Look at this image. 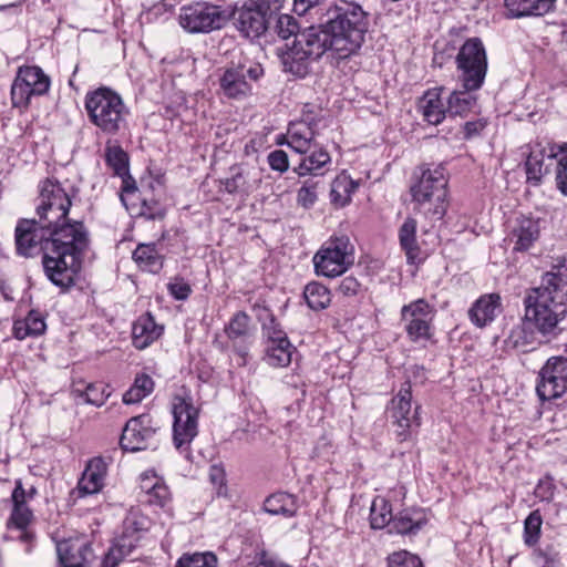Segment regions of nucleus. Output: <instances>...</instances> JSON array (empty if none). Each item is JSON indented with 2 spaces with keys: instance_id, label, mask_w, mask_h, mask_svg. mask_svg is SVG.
<instances>
[{
  "instance_id": "63",
  "label": "nucleus",
  "mask_w": 567,
  "mask_h": 567,
  "mask_svg": "<svg viewBox=\"0 0 567 567\" xmlns=\"http://www.w3.org/2000/svg\"><path fill=\"white\" fill-rule=\"evenodd\" d=\"M323 0H293V11L299 14H306L310 9L318 7Z\"/></svg>"
},
{
  "instance_id": "37",
  "label": "nucleus",
  "mask_w": 567,
  "mask_h": 567,
  "mask_svg": "<svg viewBox=\"0 0 567 567\" xmlns=\"http://www.w3.org/2000/svg\"><path fill=\"white\" fill-rule=\"evenodd\" d=\"M323 188V182L320 178L309 177L301 183L297 192L296 202L299 207L310 209L318 200L319 193Z\"/></svg>"
},
{
  "instance_id": "1",
  "label": "nucleus",
  "mask_w": 567,
  "mask_h": 567,
  "mask_svg": "<svg viewBox=\"0 0 567 567\" xmlns=\"http://www.w3.org/2000/svg\"><path fill=\"white\" fill-rule=\"evenodd\" d=\"M17 254L27 258L42 255L48 279L66 289L74 285L89 235L81 221L52 227L40 219H21L16 227Z\"/></svg>"
},
{
  "instance_id": "15",
  "label": "nucleus",
  "mask_w": 567,
  "mask_h": 567,
  "mask_svg": "<svg viewBox=\"0 0 567 567\" xmlns=\"http://www.w3.org/2000/svg\"><path fill=\"white\" fill-rule=\"evenodd\" d=\"M434 308L423 298L414 300L401 308V319L404 329L413 342L426 341L432 336Z\"/></svg>"
},
{
  "instance_id": "55",
  "label": "nucleus",
  "mask_w": 567,
  "mask_h": 567,
  "mask_svg": "<svg viewBox=\"0 0 567 567\" xmlns=\"http://www.w3.org/2000/svg\"><path fill=\"white\" fill-rule=\"evenodd\" d=\"M262 333L267 339V344L281 342V340H288L286 333L281 330L280 326L274 317L270 318L269 322L264 323Z\"/></svg>"
},
{
  "instance_id": "62",
  "label": "nucleus",
  "mask_w": 567,
  "mask_h": 567,
  "mask_svg": "<svg viewBox=\"0 0 567 567\" xmlns=\"http://www.w3.org/2000/svg\"><path fill=\"white\" fill-rule=\"evenodd\" d=\"M124 558L121 549L114 544L103 559V567H116Z\"/></svg>"
},
{
  "instance_id": "26",
  "label": "nucleus",
  "mask_w": 567,
  "mask_h": 567,
  "mask_svg": "<svg viewBox=\"0 0 567 567\" xmlns=\"http://www.w3.org/2000/svg\"><path fill=\"white\" fill-rule=\"evenodd\" d=\"M163 330L150 312L141 316L132 327L133 346L138 350L146 349L162 336Z\"/></svg>"
},
{
  "instance_id": "13",
  "label": "nucleus",
  "mask_w": 567,
  "mask_h": 567,
  "mask_svg": "<svg viewBox=\"0 0 567 567\" xmlns=\"http://www.w3.org/2000/svg\"><path fill=\"white\" fill-rule=\"evenodd\" d=\"M50 78L35 65L20 66L11 85V101L14 107L27 109L32 96H41L50 89Z\"/></svg>"
},
{
  "instance_id": "45",
  "label": "nucleus",
  "mask_w": 567,
  "mask_h": 567,
  "mask_svg": "<svg viewBox=\"0 0 567 567\" xmlns=\"http://www.w3.org/2000/svg\"><path fill=\"white\" fill-rule=\"evenodd\" d=\"M250 317L244 312H236L225 327V333L230 340L245 338L249 333Z\"/></svg>"
},
{
  "instance_id": "58",
  "label": "nucleus",
  "mask_w": 567,
  "mask_h": 567,
  "mask_svg": "<svg viewBox=\"0 0 567 567\" xmlns=\"http://www.w3.org/2000/svg\"><path fill=\"white\" fill-rule=\"evenodd\" d=\"M168 291L177 300H185L188 298L192 289L190 286L183 279H176L168 284Z\"/></svg>"
},
{
  "instance_id": "6",
  "label": "nucleus",
  "mask_w": 567,
  "mask_h": 567,
  "mask_svg": "<svg viewBox=\"0 0 567 567\" xmlns=\"http://www.w3.org/2000/svg\"><path fill=\"white\" fill-rule=\"evenodd\" d=\"M233 14V11L223 6L196 1L181 7L178 23L190 34L210 33L223 29Z\"/></svg>"
},
{
  "instance_id": "41",
  "label": "nucleus",
  "mask_w": 567,
  "mask_h": 567,
  "mask_svg": "<svg viewBox=\"0 0 567 567\" xmlns=\"http://www.w3.org/2000/svg\"><path fill=\"white\" fill-rule=\"evenodd\" d=\"M292 346L289 340H281V342L267 344L266 347V362L271 367H286L291 361Z\"/></svg>"
},
{
  "instance_id": "42",
  "label": "nucleus",
  "mask_w": 567,
  "mask_h": 567,
  "mask_svg": "<svg viewBox=\"0 0 567 567\" xmlns=\"http://www.w3.org/2000/svg\"><path fill=\"white\" fill-rule=\"evenodd\" d=\"M104 156L107 166L114 172L115 175H127L128 156L120 145L107 142Z\"/></svg>"
},
{
  "instance_id": "46",
  "label": "nucleus",
  "mask_w": 567,
  "mask_h": 567,
  "mask_svg": "<svg viewBox=\"0 0 567 567\" xmlns=\"http://www.w3.org/2000/svg\"><path fill=\"white\" fill-rule=\"evenodd\" d=\"M122 178L121 186V202L125 206L126 210L132 215L134 213V206L136 205V200H140L138 188L136 186L135 179L130 175L120 176Z\"/></svg>"
},
{
  "instance_id": "8",
  "label": "nucleus",
  "mask_w": 567,
  "mask_h": 567,
  "mask_svg": "<svg viewBox=\"0 0 567 567\" xmlns=\"http://www.w3.org/2000/svg\"><path fill=\"white\" fill-rule=\"evenodd\" d=\"M71 197L72 195L62 187L60 182L51 178L43 181L39 185V197L35 208L39 219L52 227H62L64 224H71V221L66 220L72 205Z\"/></svg>"
},
{
  "instance_id": "38",
  "label": "nucleus",
  "mask_w": 567,
  "mask_h": 567,
  "mask_svg": "<svg viewBox=\"0 0 567 567\" xmlns=\"http://www.w3.org/2000/svg\"><path fill=\"white\" fill-rule=\"evenodd\" d=\"M154 390L153 379L145 373H140L135 377L131 388L123 394V402L125 404H135L141 402L144 398L150 395Z\"/></svg>"
},
{
  "instance_id": "20",
  "label": "nucleus",
  "mask_w": 567,
  "mask_h": 567,
  "mask_svg": "<svg viewBox=\"0 0 567 567\" xmlns=\"http://www.w3.org/2000/svg\"><path fill=\"white\" fill-rule=\"evenodd\" d=\"M503 311L502 298L498 293L481 296L468 309V318L477 328L492 323Z\"/></svg>"
},
{
  "instance_id": "64",
  "label": "nucleus",
  "mask_w": 567,
  "mask_h": 567,
  "mask_svg": "<svg viewBox=\"0 0 567 567\" xmlns=\"http://www.w3.org/2000/svg\"><path fill=\"white\" fill-rule=\"evenodd\" d=\"M11 499L13 504H27V492L23 488L21 481L16 482V487L12 492Z\"/></svg>"
},
{
  "instance_id": "34",
  "label": "nucleus",
  "mask_w": 567,
  "mask_h": 567,
  "mask_svg": "<svg viewBox=\"0 0 567 567\" xmlns=\"http://www.w3.org/2000/svg\"><path fill=\"white\" fill-rule=\"evenodd\" d=\"M359 184L346 174L338 175L332 184L330 190L331 203L336 207H344L351 200L352 194L357 190Z\"/></svg>"
},
{
  "instance_id": "53",
  "label": "nucleus",
  "mask_w": 567,
  "mask_h": 567,
  "mask_svg": "<svg viewBox=\"0 0 567 567\" xmlns=\"http://www.w3.org/2000/svg\"><path fill=\"white\" fill-rule=\"evenodd\" d=\"M140 217H144L147 220H162L164 218V209L158 205L157 202L146 199H142L141 207L136 209V205L134 206V213Z\"/></svg>"
},
{
  "instance_id": "39",
  "label": "nucleus",
  "mask_w": 567,
  "mask_h": 567,
  "mask_svg": "<svg viewBox=\"0 0 567 567\" xmlns=\"http://www.w3.org/2000/svg\"><path fill=\"white\" fill-rule=\"evenodd\" d=\"M303 298L312 310L326 309L331 302L330 290L320 282L312 281L305 287Z\"/></svg>"
},
{
  "instance_id": "57",
  "label": "nucleus",
  "mask_w": 567,
  "mask_h": 567,
  "mask_svg": "<svg viewBox=\"0 0 567 567\" xmlns=\"http://www.w3.org/2000/svg\"><path fill=\"white\" fill-rule=\"evenodd\" d=\"M24 321V326H27V329H29L34 337L42 334L45 330L47 326L43 318L35 311H30Z\"/></svg>"
},
{
  "instance_id": "52",
  "label": "nucleus",
  "mask_w": 567,
  "mask_h": 567,
  "mask_svg": "<svg viewBox=\"0 0 567 567\" xmlns=\"http://www.w3.org/2000/svg\"><path fill=\"white\" fill-rule=\"evenodd\" d=\"M557 154L556 184L557 188L567 195V144L561 145Z\"/></svg>"
},
{
  "instance_id": "35",
  "label": "nucleus",
  "mask_w": 567,
  "mask_h": 567,
  "mask_svg": "<svg viewBox=\"0 0 567 567\" xmlns=\"http://www.w3.org/2000/svg\"><path fill=\"white\" fill-rule=\"evenodd\" d=\"M416 220L406 218L399 229V239L402 249L405 251L406 259L414 264L419 257L420 248L416 243Z\"/></svg>"
},
{
  "instance_id": "3",
  "label": "nucleus",
  "mask_w": 567,
  "mask_h": 567,
  "mask_svg": "<svg viewBox=\"0 0 567 567\" xmlns=\"http://www.w3.org/2000/svg\"><path fill=\"white\" fill-rule=\"evenodd\" d=\"M324 28L334 43V52L344 59L355 53L369 28L368 13L355 2L339 0L327 10Z\"/></svg>"
},
{
  "instance_id": "29",
  "label": "nucleus",
  "mask_w": 567,
  "mask_h": 567,
  "mask_svg": "<svg viewBox=\"0 0 567 567\" xmlns=\"http://www.w3.org/2000/svg\"><path fill=\"white\" fill-rule=\"evenodd\" d=\"M309 152L310 153L305 154L299 164L293 167V172L300 177L311 175V177L318 178L323 175L321 169L331 163V156L323 147L311 148Z\"/></svg>"
},
{
  "instance_id": "47",
  "label": "nucleus",
  "mask_w": 567,
  "mask_h": 567,
  "mask_svg": "<svg viewBox=\"0 0 567 567\" xmlns=\"http://www.w3.org/2000/svg\"><path fill=\"white\" fill-rule=\"evenodd\" d=\"M176 567H217V557L210 551L185 554L177 560Z\"/></svg>"
},
{
  "instance_id": "24",
  "label": "nucleus",
  "mask_w": 567,
  "mask_h": 567,
  "mask_svg": "<svg viewBox=\"0 0 567 567\" xmlns=\"http://www.w3.org/2000/svg\"><path fill=\"white\" fill-rule=\"evenodd\" d=\"M58 556L63 567H85L92 558V548L84 540H63L58 544Z\"/></svg>"
},
{
  "instance_id": "32",
  "label": "nucleus",
  "mask_w": 567,
  "mask_h": 567,
  "mask_svg": "<svg viewBox=\"0 0 567 567\" xmlns=\"http://www.w3.org/2000/svg\"><path fill=\"white\" fill-rule=\"evenodd\" d=\"M133 259L145 271L157 274L164 265V256L155 244H140L133 251Z\"/></svg>"
},
{
  "instance_id": "61",
  "label": "nucleus",
  "mask_w": 567,
  "mask_h": 567,
  "mask_svg": "<svg viewBox=\"0 0 567 567\" xmlns=\"http://www.w3.org/2000/svg\"><path fill=\"white\" fill-rule=\"evenodd\" d=\"M486 121L483 118L470 121L464 124V137L470 140L477 136L485 127Z\"/></svg>"
},
{
  "instance_id": "49",
  "label": "nucleus",
  "mask_w": 567,
  "mask_h": 567,
  "mask_svg": "<svg viewBox=\"0 0 567 567\" xmlns=\"http://www.w3.org/2000/svg\"><path fill=\"white\" fill-rule=\"evenodd\" d=\"M276 18L275 30L281 39H289L291 35L299 33V25L296 19L290 14H280L278 12Z\"/></svg>"
},
{
  "instance_id": "12",
  "label": "nucleus",
  "mask_w": 567,
  "mask_h": 567,
  "mask_svg": "<svg viewBox=\"0 0 567 567\" xmlns=\"http://www.w3.org/2000/svg\"><path fill=\"white\" fill-rule=\"evenodd\" d=\"M173 443L181 453L189 454V446L198 434L199 410L189 395H175L172 400Z\"/></svg>"
},
{
  "instance_id": "50",
  "label": "nucleus",
  "mask_w": 567,
  "mask_h": 567,
  "mask_svg": "<svg viewBox=\"0 0 567 567\" xmlns=\"http://www.w3.org/2000/svg\"><path fill=\"white\" fill-rule=\"evenodd\" d=\"M171 501V493L165 483L159 478H155L154 484L150 487V495L146 499L147 503L165 507Z\"/></svg>"
},
{
  "instance_id": "28",
  "label": "nucleus",
  "mask_w": 567,
  "mask_h": 567,
  "mask_svg": "<svg viewBox=\"0 0 567 567\" xmlns=\"http://www.w3.org/2000/svg\"><path fill=\"white\" fill-rule=\"evenodd\" d=\"M443 87L427 90L419 101V109L424 120L432 125L440 124L447 113V106L441 97Z\"/></svg>"
},
{
  "instance_id": "27",
  "label": "nucleus",
  "mask_w": 567,
  "mask_h": 567,
  "mask_svg": "<svg viewBox=\"0 0 567 567\" xmlns=\"http://www.w3.org/2000/svg\"><path fill=\"white\" fill-rule=\"evenodd\" d=\"M429 522L422 508H405L393 516L390 533L415 535Z\"/></svg>"
},
{
  "instance_id": "54",
  "label": "nucleus",
  "mask_w": 567,
  "mask_h": 567,
  "mask_svg": "<svg viewBox=\"0 0 567 567\" xmlns=\"http://www.w3.org/2000/svg\"><path fill=\"white\" fill-rule=\"evenodd\" d=\"M32 518V512L27 506V504H13V509L10 516V520L12 524L20 529H23L28 526Z\"/></svg>"
},
{
  "instance_id": "19",
  "label": "nucleus",
  "mask_w": 567,
  "mask_h": 567,
  "mask_svg": "<svg viewBox=\"0 0 567 567\" xmlns=\"http://www.w3.org/2000/svg\"><path fill=\"white\" fill-rule=\"evenodd\" d=\"M560 146L547 145L542 147L537 145L532 148L525 162L527 182L534 186L542 183L543 176L548 174L553 166L557 169V157Z\"/></svg>"
},
{
  "instance_id": "30",
  "label": "nucleus",
  "mask_w": 567,
  "mask_h": 567,
  "mask_svg": "<svg viewBox=\"0 0 567 567\" xmlns=\"http://www.w3.org/2000/svg\"><path fill=\"white\" fill-rule=\"evenodd\" d=\"M414 209L423 214L431 220H441L447 209V196H443L440 202H436L431 193L426 192H410Z\"/></svg>"
},
{
  "instance_id": "22",
  "label": "nucleus",
  "mask_w": 567,
  "mask_h": 567,
  "mask_svg": "<svg viewBox=\"0 0 567 567\" xmlns=\"http://www.w3.org/2000/svg\"><path fill=\"white\" fill-rule=\"evenodd\" d=\"M539 235V220L522 216L512 226L508 240L514 251H527L538 240Z\"/></svg>"
},
{
  "instance_id": "2",
  "label": "nucleus",
  "mask_w": 567,
  "mask_h": 567,
  "mask_svg": "<svg viewBox=\"0 0 567 567\" xmlns=\"http://www.w3.org/2000/svg\"><path fill=\"white\" fill-rule=\"evenodd\" d=\"M525 318L543 336L554 334L567 312V268L547 272L525 297Z\"/></svg>"
},
{
  "instance_id": "25",
  "label": "nucleus",
  "mask_w": 567,
  "mask_h": 567,
  "mask_svg": "<svg viewBox=\"0 0 567 567\" xmlns=\"http://www.w3.org/2000/svg\"><path fill=\"white\" fill-rule=\"evenodd\" d=\"M260 173L255 167L237 166L231 168V176L224 182L225 190L229 194H248L259 187Z\"/></svg>"
},
{
  "instance_id": "33",
  "label": "nucleus",
  "mask_w": 567,
  "mask_h": 567,
  "mask_svg": "<svg viewBox=\"0 0 567 567\" xmlns=\"http://www.w3.org/2000/svg\"><path fill=\"white\" fill-rule=\"evenodd\" d=\"M264 509L268 514L289 518L296 515L298 505L295 496L288 493H276L266 498Z\"/></svg>"
},
{
  "instance_id": "43",
  "label": "nucleus",
  "mask_w": 567,
  "mask_h": 567,
  "mask_svg": "<svg viewBox=\"0 0 567 567\" xmlns=\"http://www.w3.org/2000/svg\"><path fill=\"white\" fill-rule=\"evenodd\" d=\"M473 91H454L447 100V113L451 115L463 116L476 105V97L471 93Z\"/></svg>"
},
{
  "instance_id": "56",
  "label": "nucleus",
  "mask_w": 567,
  "mask_h": 567,
  "mask_svg": "<svg viewBox=\"0 0 567 567\" xmlns=\"http://www.w3.org/2000/svg\"><path fill=\"white\" fill-rule=\"evenodd\" d=\"M268 164L271 169L285 173L289 168V158L285 151L276 150L269 153Z\"/></svg>"
},
{
  "instance_id": "16",
  "label": "nucleus",
  "mask_w": 567,
  "mask_h": 567,
  "mask_svg": "<svg viewBox=\"0 0 567 567\" xmlns=\"http://www.w3.org/2000/svg\"><path fill=\"white\" fill-rule=\"evenodd\" d=\"M326 125L323 116H318L309 105H306L302 117L289 125L286 144L298 154L305 155L315 146L313 140L319 130Z\"/></svg>"
},
{
  "instance_id": "59",
  "label": "nucleus",
  "mask_w": 567,
  "mask_h": 567,
  "mask_svg": "<svg viewBox=\"0 0 567 567\" xmlns=\"http://www.w3.org/2000/svg\"><path fill=\"white\" fill-rule=\"evenodd\" d=\"M107 395L94 384H90L84 392L85 401L96 406L102 405Z\"/></svg>"
},
{
  "instance_id": "31",
  "label": "nucleus",
  "mask_w": 567,
  "mask_h": 567,
  "mask_svg": "<svg viewBox=\"0 0 567 567\" xmlns=\"http://www.w3.org/2000/svg\"><path fill=\"white\" fill-rule=\"evenodd\" d=\"M554 3L555 0H505V7L512 18L544 16L553 9Z\"/></svg>"
},
{
  "instance_id": "11",
  "label": "nucleus",
  "mask_w": 567,
  "mask_h": 567,
  "mask_svg": "<svg viewBox=\"0 0 567 567\" xmlns=\"http://www.w3.org/2000/svg\"><path fill=\"white\" fill-rule=\"evenodd\" d=\"M354 247L346 235L330 238L313 256L316 272L324 277H337L353 264Z\"/></svg>"
},
{
  "instance_id": "18",
  "label": "nucleus",
  "mask_w": 567,
  "mask_h": 567,
  "mask_svg": "<svg viewBox=\"0 0 567 567\" xmlns=\"http://www.w3.org/2000/svg\"><path fill=\"white\" fill-rule=\"evenodd\" d=\"M156 426L148 414H141L130 419L123 429L120 444L125 451L136 452L145 450L154 437Z\"/></svg>"
},
{
  "instance_id": "21",
  "label": "nucleus",
  "mask_w": 567,
  "mask_h": 567,
  "mask_svg": "<svg viewBox=\"0 0 567 567\" xmlns=\"http://www.w3.org/2000/svg\"><path fill=\"white\" fill-rule=\"evenodd\" d=\"M447 183L446 169L440 164L433 168L422 169L421 176L416 183L411 185L410 192L431 193L434 199L440 202L443 196H447Z\"/></svg>"
},
{
  "instance_id": "14",
  "label": "nucleus",
  "mask_w": 567,
  "mask_h": 567,
  "mask_svg": "<svg viewBox=\"0 0 567 567\" xmlns=\"http://www.w3.org/2000/svg\"><path fill=\"white\" fill-rule=\"evenodd\" d=\"M567 392V358L551 357L538 372L536 393L542 401H550Z\"/></svg>"
},
{
  "instance_id": "23",
  "label": "nucleus",
  "mask_w": 567,
  "mask_h": 567,
  "mask_svg": "<svg viewBox=\"0 0 567 567\" xmlns=\"http://www.w3.org/2000/svg\"><path fill=\"white\" fill-rule=\"evenodd\" d=\"M107 465L102 457H94L85 466V470L78 483L80 496L99 493L104 486Z\"/></svg>"
},
{
  "instance_id": "60",
  "label": "nucleus",
  "mask_w": 567,
  "mask_h": 567,
  "mask_svg": "<svg viewBox=\"0 0 567 567\" xmlns=\"http://www.w3.org/2000/svg\"><path fill=\"white\" fill-rule=\"evenodd\" d=\"M359 289V281L352 276L344 277L339 285V292L347 297L357 295Z\"/></svg>"
},
{
  "instance_id": "40",
  "label": "nucleus",
  "mask_w": 567,
  "mask_h": 567,
  "mask_svg": "<svg viewBox=\"0 0 567 567\" xmlns=\"http://www.w3.org/2000/svg\"><path fill=\"white\" fill-rule=\"evenodd\" d=\"M392 507L390 503L382 496H377L370 508V524L374 529H381L391 526L393 519Z\"/></svg>"
},
{
  "instance_id": "7",
  "label": "nucleus",
  "mask_w": 567,
  "mask_h": 567,
  "mask_svg": "<svg viewBox=\"0 0 567 567\" xmlns=\"http://www.w3.org/2000/svg\"><path fill=\"white\" fill-rule=\"evenodd\" d=\"M458 80L467 91L480 90L487 73V54L480 38L467 39L455 58Z\"/></svg>"
},
{
  "instance_id": "10",
  "label": "nucleus",
  "mask_w": 567,
  "mask_h": 567,
  "mask_svg": "<svg viewBox=\"0 0 567 567\" xmlns=\"http://www.w3.org/2000/svg\"><path fill=\"white\" fill-rule=\"evenodd\" d=\"M285 0H250L236 13V27L246 38L264 34L282 8Z\"/></svg>"
},
{
  "instance_id": "4",
  "label": "nucleus",
  "mask_w": 567,
  "mask_h": 567,
  "mask_svg": "<svg viewBox=\"0 0 567 567\" xmlns=\"http://www.w3.org/2000/svg\"><path fill=\"white\" fill-rule=\"evenodd\" d=\"M329 50L334 51V43L324 22L318 27L311 25L297 33L292 45L280 55L284 71L305 78L310 64Z\"/></svg>"
},
{
  "instance_id": "5",
  "label": "nucleus",
  "mask_w": 567,
  "mask_h": 567,
  "mask_svg": "<svg viewBox=\"0 0 567 567\" xmlns=\"http://www.w3.org/2000/svg\"><path fill=\"white\" fill-rule=\"evenodd\" d=\"M84 107L90 122L104 135L126 130L130 110L117 92L105 86L87 92Z\"/></svg>"
},
{
  "instance_id": "48",
  "label": "nucleus",
  "mask_w": 567,
  "mask_h": 567,
  "mask_svg": "<svg viewBox=\"0 0 567 567\" xmlns=\"http://www.w3.org/2000/svg\"><path fill=\"white\" fill-rule=\"evenodd\" d=\"M542 516L538 511L532 512L524 523V539L528 546L537 543L542 527Z\"/></svg>"
},
{
  "instance_id": "44",
  "label": "nucleus",
  "mask_w": 567,
  "mask_h": 567,
  "mask_svg": "<svg viewBox=\"0 0 567 567\" xmlns=\"http://www.w3.org/2000/svg\"><path fill=\"white\" fill-rule=\"evenodd\" d=\"M127 525L134 526V533L130 534L128 528L126 532L116 540L115 545L121 549V554L126 558L132 555L133 550L137 547L140 537L136 534L140 530L145 529L144 523H137L132 520V518H127Z\"/></svg>"
},
{
  "instance_id": "17",
  "label": "nucleus",
  "mask_w": 567,
  "mask_h": 567,
  "mask_svg": "<svg viewBox=\"0 0 567 567\" xmlns=\"http://www.w3.org/2000/svg\"><path fill=\"white\" fill-rule=\"evenodd\" d=\"M421 406L412 403L411 385L406 382L391 400L389 411L392 422L400 429L398 436L402 441L406 440L411 430L421 425L419 414Z\"/></svg>"
},
{
  "instance_id": "9",
  "label": "nucleus",
  "mask_w": 567,
  "mask_h": 567,
  "mask_svg": "<svg viewBox=\"0 0 567 567\" xmlns=\"http://www.w3.org/2000/svg\"><path fill=\"white\" fill-rule=\"evenodd\" d=\"M264 75V69L247 58L231 61L219 76L220 92L228 99L241 100L252 92V83Z\"/></svg>"
},
{
  "instance_id": "51",
  "label": "nucleus",
  "mask_w": 567,
  "mask_h": 567,
  "mask_svg": "<svg viewBox=\"0 0 567 567\" xmlns=\"http://www.w3.org/2000/svg\"><path fill=\"white\" fill-rule=\"evenodd\" d=\"M389 567H423L421 559L410 551L400 550L388 557Z\"/></svg>"
},
{
  "instance_id": "36",
  "label": "nucleus",
  "mask_w": 567,
  "mask_h": 567,
  "mask_svg": "<svg viewBox=\"0 0 567 567\" xmlns=\"http://www.w3.org/2000/svg\"><path fill=\"white\" fill-rule=\"evenodd\" d=\"M534 324L527 323V319L524 317L519 324H516L505 339V346L509 349H522L525 351L527 346L534 343Z\"/></svg>"
}]
</instances>
